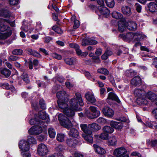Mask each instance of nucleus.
<instances>
[{
    "label": "nucleus",
    "instance_id": "obj_1",
    "mask_svg": "<svg viewBox=\"0 0 157 157\" xmlns=\"http://www.w3.org/2000/svg\"><path fill=\"white\" fill-rule=\"evenodd\" d=\"M80 127L82 130L84 132L82 136L85 140L88 142L92 143L93 141V138L91 136L92 132L100 130L101 127L96 123H93L87 125L86 124H81Z\"/></svg>",
    "mask_w": 157,
    "mask_h": 157
},
{
    "label": "nucleus",
    "instance_id": "obj_2",
    "mask_svg": "<svg viewBox=\"0 0 157 157\" xmlns=\"http://www.w3.org/2000/svg\"><path fill=\"white\" fill-rule=\"evenodd\" d=\"M9 20L0 18V39L5 40L11 35L12 31Z\"/></svg>",
    "mask_w": 157,
    "mask_h": 157
},
{
    "label": "nucleus",
    "instance_id": "obj_3",
    "mask_svg": "<svg viewBox=\"0 0 157 157\" xmlns=\"http://www.w3.org/2000/svg\"><path fill=\"white\" fill-rule=\"evenodd\" d=\"M76 98H73L70 101V105L71 108L77 111H81V108L78 106V102L80 106L84 105L83 101L80 93H77L75 94Z\"/></svg>",
    "mask_w": 157,
    "mask_h": 157
},
{
    "label": "nucleus",
    "instance_id": "obj_4",
    "mask_svg": "<svg viewBox=\"0 0 157 157\" xmlns=\"http://www.w3.org/2000/svg\"><path fill=\"white\" fill-rule=\"evenodd\" d=\"M135 95L137 97L136 100L137 103L139 105H146L148 104V101L144 97H146L145 91L141 89H136L134 91Z\"/></svg>",
    "mask_w": 157,
    "mask_h": 157
},
{
    "label": "nucleus",
    "instance_id": "obj_5",
    "mask_svg": "<svg viewBox=\"0 0 157 157\" xmlns=\"http://www.w3.org/2000/svg\"><path fill=\"white\" fill-rule=\"evenodd\" d=\"M90 111L88 110H85V113L88 117L90 119H94L98 117L100 115V112L97 110V108L94 106H90L89 107Z\"/></svg>",
    "mask_w": 157,
    "mask_h": 157
},
{
    "label": "nucleus",
    "instance_id": "obj_6",
    "mask_svg": "<svg viewBox=\"0 0 157 157\" xmlns=\"http://www.w3.org/2000/svg\"><path fill=\"white\" fill-rule=\"evenodd\" d=\"M58 119L60 124L65 128H70L72 126L71 121L63 114H59Z\"/></svg>",
    "mask_w": 157,
    "mask_h": 157
},
{
    "label": "nucleus",
    "instance_id": "obj_7",
    "mask_svg": "<svg viewBox=\"0 0 157 157\" xmlns=\"http://www.w3.org/2000/svg\"><path fill=\"white\" fill-rule=\"evenodd\" d=\"M113 154L118 157H129L127 154V150L123 147L116 149L114 151Z\"/></svg>",
    "mask_w": 157,
    "mask_h": 157
},
{
    "label": "nucleus",
    "instance_id": "obj_8",
    "mask_svg": "<svg viewBox=\"0 0 157 157\" xmlns=\"http://www.w3.org/2000/svg\"><path fill=\"white\" fill-rule=\"evenodd\" d=\"M37 151L39 155L43 157L48 154L49 151L47 146L45 144L42 143L38 145Z\"/></svg>",
    "mask_w": 157,
    "mask_h": 157
},
{
    "label": "nucleus",
    "instance_id": "obj_9",
    "mask_svg": "<svg viewBox=\"0 0 157 157\" xmlns=\"http://www.w3.org/2000/svg\"><path fill=\"white\" fill-rule=\"evenodd\" d=\"M42 132V128L39 125L33 126L28 131L29 134L33 135H36L40 134Z\"/></svg>",
    "mask_w": 157,
    "mask_h": 157
},
{
    "label": "nucleus",
    "instance_id": "obj_10",
    "mask_svg": "<svg viewBox=\"0 0 157 157\" xmlns=\"http://www.w3.org/2000/svg\"><path fill=\"white\" fill-rule=\"evenodd\" d=\"M70 47L75 48V50L76 54L78 56H81L83 57L86 56L88 54L87 52H82L81 49H79V46L75 44H71L70 45Z\"/></svg>",
    "mask_w": 157,
    "mask_h": 157
},
{
    "label": "nucleus",
    "instance_id": "obj_11",
    "mask_svg": "<svg viewBox=\"0 0 157 157\" xmlns=\"http://www.w3.org/2000/svg\"><path fill=\"white\" fill-rule=\"evenodd\" d=\"M19 146L22 151H28L29 149V143L25 140H21L19 143Z\"/></svg>",
    "mask_w": 157,
    "mask_h": 157
},
{
    "label": "nucleus",
    "instance_id": "obj_12",
    "mask_svg": "<svg viewBox=\"0 0 157 157\" xmlns=\"http://www.w3.org/2000/svg\"><path fill=\"white\" fill-rule=\"evenodd\" d=\"M75 110L71 108H68L67 109L63 111V113L67 117L71 119L73 118L75 115Z\"/></svg>",
    "mask_w": 157,
    "mask_h": 157
},
{
    "label": "nucleus",
    "instance_id": "obj_13",
    "mask_svg": "<svg viewBox=\"0 0 157 157\" xmlns=\"http://www.w3.org/2000/svg\"><path fill=\"white\" fill-rule=\"evenodd\" d=\"M102 112L105 116L109 117H112L114 115L113 111L107 106H105L103 108Z\"/></svg>",
    "mask_w": 157,
    "mask_h": 157
},
{
    "label": "nucleus",
    "instance_id": "obj_14",
    "mask_svg": "<svg viewBox=\"0 0 157 157\" xmlns=\"http://www.w3.org/2000/svg\"><path fill=\"white\" fill-rule=\"evenodd\" d=\"M65 149L64 145L59 144L55 149L56 153L57 154L59 157H62L63 156V154Z\"/></svg>",
    "mask_w": 157,
    "mask_h": 157
},
{
    "label": "nucleus",
    "instance_id": "obj_15",
    "mask_svg": "<svg viewBox=\"0 0 157 157\" xmlns=\"http://www.w3.org/2000/svg\"><path fill=\"white\" fill-rule=\"evenodd\" d=\"M98 9L100 13L103 16L107 17L110 13L109 10L106 7L104 6H98Z\"/></svg>",
    "mask_w": 157,
    "mask_h": 157
},
{
    "label": "nucleus",
    "instance_id": "obj_16",
    "mask_svg": "<svg viewBox=\"0 0 157 157\" xmlns=\"http://www.w3.org/2000/svg\"><path fill=\"white\" fill-rule=\"evenodd\" d=\"M134 36V41H140L147 38V36L142 33L135 32Z\"/></svg>",
    "mask_w": 157,
    "mask_h": 157
},
{
    "label": "nucleus",
    "instance_id": "obj_17",
    "mask_svg": "<svg viewBox=\"0 0 157 157\" xmlns=\"http://www.w3.org/2000/svg\"><path fill=\"white\" fill-rule=\"evenodd\" d=\"M85 97L87 100L91 103H94L96 101L94 95L92 92H87L85 94Z\"/></svg>",
    "mask_w": 157,
    "mask_h": 157
},
{
    "label": "nucleus",
    "instance_id": "obj_18",
    "mask_svg": "<svg viewBox=\"0 0 157 157\" xmlns=\"http://www.w3.org/2000/svg\"><path fill=\"white\" fill-rule=\"evenodd\" d=\"M127 28L129 30H135L137 27L136 23L134 21H130L128 22H126Z\"/></svg>",
    "mask_w": 157,
    "mask_h": 157
},
{
    "label": "nucleus",
    "instance_id": "obj_19",
    "mask_svg": "<svg viewBox=\"0 0 157 157\" xmlns=\"http://www.w3.org/2000/svg\"><path fill=\"white\" fill-rule=\"evenodd\" d=\"M145 95L146 97H144V98L147 100L148 99L153 102L156 98V95L152 92H148L147 93H146Z\"/></svg>",
    "mask_w": 157,
    "mask_h": 157
},
{
    "label": "nucleus",
    "instance_id": "obj_20",
    "mask_svg": "<svg viewBox=\"0 0 157 157\" xmlns=\"http://www.w3.org/2000/svg\"><path fill=\"white\" fill-rule=\"evenodd\" d=\"M0 72L6 78L9 77L11 73L10 71L6 68H0Z\"/></svg>",
    "mask_w": 157,
    "mask_h": 157
},
{
    "label": "nucleus",
    "instance_id": "obj_21",
    "mask_svg": "<svg viewBox=\"0 0 157 157\" xmlns=\"http://www.w3.org/2000/svg\"><path fill=\"white\" fill-rule=\"evenodd\" d=\"M127 28L126 22V21H120L119 22L118 30L121 32L124 31Z\"/></svg>",
    "mask_w": 157,
    "mask_h": 157
},
{
    "label": "nucleus",
    "instance_id": "obj_22",
    "mask_svg": "<svg viewBox=\"0 0 157 157\" xmlns=\"http://www.w3.org/2000/svg\"><path fill=\"white\" fill-rule=\"evenodd\" d=\"M94 147L95 151L98 153L100 154H104L106 153L105 149L97 144H94Z\"/></svg>",
    "mask_w": 157,
    "mask_h": 157
},
{
    "label": "nucleus",
    "instance_id": "obj_23",
    "mask_svg": "<svg viewBox=\"0 0 157 157\" xmlns=\"http://www.w3.org/2000/svg\"><path fill=\"white\" fill-rule=\"evenodd\" d=\"M110 125L112 127L118 130L121 129L123 126V124L121 123L114 121H111Z\"/></svg>",
    "mask_w": 157,
    "mask_h": 157
},
{
    "label": "nucleus",
    "instance_id": "obj_24",
    "mask_svg": "<svg viewBox=\"0 0 157 157\" xmlns=\"http://www.w3.org/2000/svg\"><path fill=\"white\" fill-rule=\"evenodd\" d=\"M63 100H59L57 101V103L58 106L60 108L62 109V111L65 110L67 109L68 108V106L67 104L63 101Z\"/></svg>",
    "mask_w": 157,
    "mask_h": 157
},
{
    "label": "nucleus",
    "instance_id": "obj_25",
    "mask_svg": "<svg viewBox=\"0 0 157 157\" xmlns=\"http://www.w3.org/2000/svg\"><path fill=\"white\" fill-rule=\"evenodd\" d=\"M131 83L132 85L137 86L141 83V79L139 77L136 76L131 80Z\"/></svg>",
    "mask_w": 157,
    "mask_h": 157
},
{
    "label": "nucleus",
    "instance_id": "obj_26",
    "mask_svg": "<svg viewBox=\"0 0 157 157\" xmlns=\"http://www.w3.org/2000/svg\"><path fill=\"white\" fill-rule=\"evenodd\" d=\"M149 10L152 12L157 11V5L154 2H151L148 5Z\"/></svg>",
    "mask_w": 157,
    "mask_h": 157
},
{
    "label": "nucleus",
    "instance_id": "obj_27",
    "mask_svg": "<svg viewBox=\"0 0 157 157\" xmlns=\"http://www.w3.org/2000/svg\"><path fill=\"white\" fill-rule=\"evenodd\" d=\"M68 134L70 136L77 138L79 136L78 131L74 128H71Z\"/></svg>",
    "mask_w": 157,
    "mask_h": 157
},
{
    "label": "nucleus",
    "instance_id": "obj_28",
    "mask_svg": "<svg viewBox=\"0 0 157 157\" xmlns=\"http://www.w3.org/2000/svg\"><path fill=\"white\" fill-rule=\"evenodd\" d=\"M71 20L74 23L73 29H76L79 26V21L76 19V16L75 15H73L72 16Z\"/></svg>",
    "mask_w": 157,
    "mask_h": 157
},
{
    "label": "nucleus",
    "instance_id": "obj_29",
    "mask_svg": "<svg viewBox=\"0 0 157 157\" xmlns=\"http://www.w3.org/2000/svg\"><path fill=\"white\" fill-rule=\"evenodd\" d=\"M108 98L116 101L118 103L120 102L117 95L113 93L110 92L109 93Z\"/></svg>",
    "mask_w": 157,
    "mask_h": 157
},
{
    "label": "nucleus",
    "instance_id": "obj_30",
    "mask_svg": "<svg viewBox=\"0 0 157 157\" xmlns=\"http://www.w3.org/2000/svg\"><path fill=\"white\" fill-rule=\"evenodd\" d=\"M122 10L123 14L129 16L131 14V9L128 6L122 7Z\"/></svg>",
    "mask_w": 157,
    "mask_h": 157
},
{
    "label": "nucleus",
    "instance_id": "obj_31",
    "mask_svg": "<svg viewBox=\"0 0 157 157\" xmlns=\"http://www.w3.org/2000/svg\"><path fill=\"white\" fill-rule=\"evenodd\" d=\"M27 53L30 55H32L34 57H40V55L38 52L35 50H33L31 49L28 48L26 49Z\"/></svg>",
    "mask_w": 157,
    "mask_h": 157
},
{
    "label": "nucleus",
    "instance_id": "obj_32",
    "mask_svg": "<svg viewBox=\"0 0 157 157\" xmlns=\"http://www.w3.org/2000/svg\"><path fill=\"white\" fill-rule=\"evenodd\" d=\"M66 63L69 65H73L76 61V59L74 57L68 58L64 59Z\"/></svg>",
    "mask_w": 157,
    "mask_h": 157
},
{
    "label": "nucleus",
    "instance_id": "obj_33",
    "mask_svg": "<svg viewBox=\"0 0 157 157\" xmlns=\"http://www.w3.org/2000/svg\"><path fill=\"white\" fill-rule=\"evenodd\" d=\"M66 96V93L64 91L58 92L57 93L56 96L58 98V100H63Z\"/></svg>",
    "mask_w": 157,
    "mask_h": 157
},
{
    "label": "nucleus",
    "instance_id": "obj_34",
    "mask_svg": "<svg viewBox=\"0 0 157 157\" xmlns=\"http://www.w3.org/2000/svg\"><path fill=\"white\" fill-rule=\"evenodd\" d=\"M39 63L37 59H34L33 62L32 60L30 59L29 61V69H33V64L34 65L36 66H37L38 65Z\"/></svg>",
    "mask_w": 157,
    "mask_h": 157
},
{
    "label": "nucleus",
    "instance_id": "obj_35",
    "mask_svg": "<svg viewBox=\"0 0 157 157\" xmlns=\"http://www.w3.org/2000/svg\"><path fill=\"white\" fill-rule=\"evenodd\" d=\"M113 52L110 50H107L105 53L101 56V58L103 60L106 59L108 57L111 55Z\"/></svg>",
    "mask_w": 157,
    "mask_h": 157
},
{
    "label": "nucleus",
    "instance_id": "obj_36",
    "mask_svg": "<svg viewBox=\"0 0 157 157\" xmlns=\"http://www.w3.org/2000/svg\"><path fill=\"white\" fill-rule=\"evenodd\" d=\"M0 15L2 16L8 17H10V14L9 11L8 10L2 9L0 10Z\"/></svg>",
    "mask_w": 157,
    "mask_h": 157
},
{
    "label": "nucleus",
    "instance_id": "obj_37",
    "mask_svg": "<svg viewBox=\"0 0 157 157\" xmlns=\"http://www.w3.org/2000/svg\"><path fill=\"white\" fill-rule=\"evenodd\" d=\"M117 140L114 136L110 137L108 139V144L111 146L115 145L117 144Z\"/></svg>",
    "mask_w": 157,
    "mask_h": 157
},
{
    "label": "nucleus",
    "instance_id": "obj_38",
    "mask_svg": "<svg viewBox=\"0 0 157 157\" xmlns=\"http://www.w3.org/2000/svg\"><path fill=\"white\" fill-rule=\"evenodd\" d=\"M66 141L67 145L70 147L73 146L77 143L76 140L74 139H68Z\"/></svg>",
    "mask_w": 157,
    "mask_h": 157
},
{
    "label": "nucleus",
    "instance_id": "obj_39",
    "mask_svg": "<svg viewBox=\"0 0 157 157\" xmlns=\"http://www.w3.org/2000/svg\"><path fill=\"white\" fill-rule=\"evenodd\" d=\"M135 33L129 32L127 33L125 36L124 38L128 40H133L134 41Z\"/></svg>",
    "mask_w": 157,
    "mask_h": 157
},
{
    "label": "nucleus",
    "instance_id": "obj_40",
    "mask_svg": "<svg viewBox=\"0 0 157 157\" xmlns=\"http://www.w3.org/2000/svg\"><path fill=\"white\" fill-rule=\"evenodd\" d=\"M103 131L106 133H112L114 131L113 128L109 126H105L103 128Z\"/></svg>",
    "mask_w": 157,
    "mask_h": 157
},
{
    "label": "nucleus",
    "instance_id": "obj_41",
    "mask_svg": "<svg viewBox=\"0 0 157 157\" xmlns=\"http://www.w3.org/2000/svg\"><path fill=\"white\" fill-rule=\"evenodd\" d=\"M66 136L65 135L62 133H58L57 134L56 139L59 142H63L65 140Z\"/></svg>",
    "mask_w": 157,
    "mask_h": 157
},
{
    "label": "nucleus",
    "instance_id": "obj_42",
    "mask_svg": "<svg viewBox=\"0 0 157 157\" xmlns=\"http://www.w3.org/2000/svg\"><path fill=\"white\" fill-rule=\"evenodd\" d=\"M97 72L98 73L103 74L105 75H108L109 73V71L107 69L103 67L98 69L97 70Z\"/></svg>",
    "mask_w": 157,
    "mask_h": 157
},
{
    "label": "nucleus",
    "instance_id": "obj_43",
    "mask_svg": "<svg viewBox=\"0 0 157 157\" xmlns=\"http://www.w3.org/2000/svg\"><path fill=\"white\" fill-rule=\"evenodd\" d=\"M37 116L35 117L36 119H32L30 120L29 122L30 124L33 125L35 124H42L43 123L42 121L37 120H36Z\"/></svg>",
    "mask_w": 157,
    "mask_h": 157
},
{
    "label": "nucleus",
    "instance_id": "obj_44",
    "mask_svg": "<svg viewBox=\"0 0 157 157\" xmlns=\"http://www.w3.org/2000/svg\"><path fill=\"white\" fill-rule=\"evenodd\" d=\"M112 16L116 19H120L123 16L120 13L114 11L112 13Z\"/></svg>",
    "mask_w": 157,
    "mask_h": 157
},
{
    "label": "nucleus",
    "instance_id": "obj_45",
    "mask_svg": "<svg viewBox=\"0 0 157 157\" xmlns=\"http://www.w3.org/2000/svg\"><path fill=\"white\" fill-rule=\"evenodd\" d=\"M38 117L40 119L44 120L46 118L47 115L44 111H41L39 112Z\"/></svg>",
    "mask_w": 157,
    "mask_h": 157
},
{
    "label": "nucleus",
    "instance_id": "obj_46",
    "mask_svg": "<svg viewBox=\"0 0 157 157\" xmlns=\"http://www.w3.org/2000/svg\"><path fill=\"white\" fill-rule=\"evenodd\" d=\"M48 132L49 135L51 138H54L55 137L56 132L53 128H49L48 130Z\"/></svg>",
    "mask_w": 157,
    "mask_h": 157
},
{
    "label": "nucleus",
    "instance_id": "obj_47",
    "mask_svg": "<svg viewBox=\"0 0 157 157\" xmlns=\"http://www.w3.org/2000/svg\"><path fill=\"white\" fill-rule=\"evenodd\" d=\"M105 2L107 6L110 8L113 7L115 5L114 0H107Z\"/></svg>",
    "mask_w": 157,
    "mask_h": 157
},
{
    "label": "nucleus",
    "instance_id": "obj_48",
    "mask_svg": "<svg viewBox=\"0 0 157 157\" xmlns=\"http://www.w3.org/2000/svg\"><path fill=\"white\" fill-rule=\"evenodd\" d=\"M23 50L20 49L14 50L12 52L13 54L16 55H21L23 53Z\"/></svg>",
    "mask_w": 157,
    "mask_h": 157
},
{
    "label": "nucleus",
    "instance_id": "obj_49",
    "mask_svg": "<svg viewBox=\"0 0 157 157\" xmlns=\"http://www.w3.org/2000/svg\"><path fill=\"white\" fill-rule=\"evenodd\" d=\"M97 121L98 123L101 124H105L107 122L106 120L102 117L99 118L97 119Z\"/></svg>",
    "mask_w": 157,
    "mask_h": 157
},
{
    "label": "nucleus",
    "instance_id": "obj_50",
    "mask_svg": "<svg viewBox=\"0 0 157 157\" xmlns=\"http://www.w3.org/2000/svg\"><path fill=\"white\" fill-rule=\"evenodd\" d=\"M22 78L26 82H29V80L28 75L26 73H23L22 75Z\"/></svg>",
    "mask_w": 157,
    "mask_h": 157
},
{
    "label": "nucleus",
    "instance_id": "obj_51",
    "mask_svg": "<svg viewBox=\"0 0 157 157\" xmlns=\"http://www.w3.org/2000/svg\"><path fill=\"white\" fill-rule=\"evenodd\" d=\"M52 29L58 34H61L63 33V31L61 29L56 26H54L52 27Z\"/></svg>",
    "mask_w": 157,
    "mask_h": 157
},
{
    "label": "nucleus",
    "instance_id": "obj_52",
    "mask_svg": "<svg viewBox=\"0 0 157 157\" xmlns=\"http://www.w3.org/2000/svg\"><path fill=\"white\" fill-rule=\"evenodd\" d=\"M52 56L57 59L60 60L62 58L61 55L57 54L56 53H53L51 54Z\"/></svg>",
    "mask_w": 157,
    "mask_h": 157
},
{
    "label": "nucleus",
    "instance_id": "obj_53",
    "mask_svg": "<svg viewBox=\"0 0 157 157\" xmlns=\"http://www.w3.org/2000/svg\"><path fill=\"white\" fill-rule=\"evenodd\" d=\"M0 86L6 90L10 89V86H9V84L7 83H0Z\"/></svg>",
    "mask_w": 157,
    "mask_h": 157
},
{
    "label": "nucleus",
    "instance_id": "obj_54",
    "mask_svg": "<svg viewBox=\"0 0 157 157\" xmlns=\"http://www.w3.org/2000/svg\"><path fill=\"white\" fill-rule=\"evenodd\" d=\"M100 138L104 140H106L108 137V134L105 132L101 133L100 136Z\"/></svg>",
    "mask_w": 157,
    "mask_h": 157
},
{
    "label": "nucleus",
    "instance_id": "obj_55",
    "mask_svg": "<svg viewBox=\"0 0 157 157\" xmlns=\"http://www.w3.org/2000/svg\"><path fill=\"white\" fill-rule=\"evenodd\" d=\"M28 140L29 143L32 144H35L36 143V139L32 136H29L28 137Z\"/></svg>",
    "mask_w": 157,
    "mask_h": 157
},
{
    "label": "nucleus",
    "instance_id": "obj_56",
    "mask_svg": "<svg viewBox=\"0 0 157 157\" xmlns=\"http://www.w3.org/2000/svg\"><path fill=\"white\" fill-rule=\"evenodd\" d=\"M19 59V58L17 56H11L8 58V59L9 61H16Z\"/></svg>",
    "mask_w": 157,
    "mask_h": 157
},
{
    "label": "nucleus",
    "instance_id": "obj_57",
    "mask_svg": "<svg viewBox=\"0 0 157 157\" xmlns=\"http://www.w3.org/2000/svg\"><path fill=\"white\" fill-rule=\"evenodd\" d=\"M89 40L87 39H84L82 40V46H85L88 45H90Z\"/></svg>",
    "mask_w": 157,
    "mask_h": 157
},
{
    "label": "nucleus",
    "instance_id": "obj_58",
    "mask_svg": "<svg viewBox=\"0 0 157 157\" xmlns=\"http://www.w3.org/2000/svg\"><path fill=\"white\" fill-rule=\"evenodd\" d=\"M84 74L90 80L94 81L95 79L94 78H93L90 75V73L87 71H85L84 72Z\"/></svg>",
    "mask_w": 157,
    "mask_h": 157
},
{
    "label": "nucleus",
    "instance_id": "obj_59",
    "mask_svg": "<svg viewBox=\"0 0 157 157\" xmlns=\"http://www.w3.org/2000/svg\"><path fill=\"white\" fill-rule=\"evenodd\" d=\"M40 104L41 108L44 109H46V106L45 104L44 101V100L41 99L40 101Z\"/></svg>",
    "mask_w": 157,
    "mask_h": 157
},
{
    "label": "nucleus",
    "instance_id": "obj_60",
    "mask_svg": "<svg viewBox=\"0 0 157 157\" xmlns=\"http://www.w3.org/2000/svg\"><path fill=\"white\" fill-rule=\"evenodd\" d=\"M26 151H22L21 154L23 157H30V154L29 152H25Z\"/></svg>",
    "mask_w": 157,
    "mask_h": 157
},
{
    "label": "nucleus",
    "instance_id": "obj_61",
    "mask_svg": "<svg viewBox=\"0 0 157 157\" xmlns=\"http://www.w3.org/2000/svg\"><path fill=\"white\" fill-rule=\"evenodd\" d=\"M92 59L95 63H100L101 61L99 57L98 56H93L92 57Z\"/></svg>",
    "mask_w": 157,
    "mask_h": 157
},
{
    "label": "nucleus",
    "instance_id": "obj_62",
    "mask_svg": "<svg viewBox=\"0 0 157 157\" xmlns=\"http://www.w3.org/2000/svg\"><path fill=\"white\" fill-rule=\"evenodd\" d=\"M29 27H28V26L23 24L21 27V29L22 30L24 31L25 32H27L29 30Z\"/></svg>",
    "mask_w": 157,
    "mask_h": 157
},
{
    "label": "nucleus",
    "instance_id": "obj_63",
    "mask_svg": "<svg viewBox=\"0 0 157 157\" xmlns=\"http://www.w3.org/2000/svg\"><path fill=\"white\" fill-rule=\"evenodd\" d=\"M60 86L59 85H56L54 86L52 88V91L53 93H55L60 88Z\"/></svg>",
    "mask_w": 157,
    "mask_h": 157
},
{
    "label": "nucleus",
    "instance_id": "obj_64",
    "mask_svg": "<svg viewBox=\"0 0 157 157\" xmlns=\"http://www.w3.org/2000/svg\"><path fill=\"white\" fill-rule=\"evenodd\" d=\"M135 6L137 11L139 13L140 12L141 10V6L138 3L136 4Z\"/></svg>",
    "mask_w": 157,
    "mask_h": 157
}]
</instances>
